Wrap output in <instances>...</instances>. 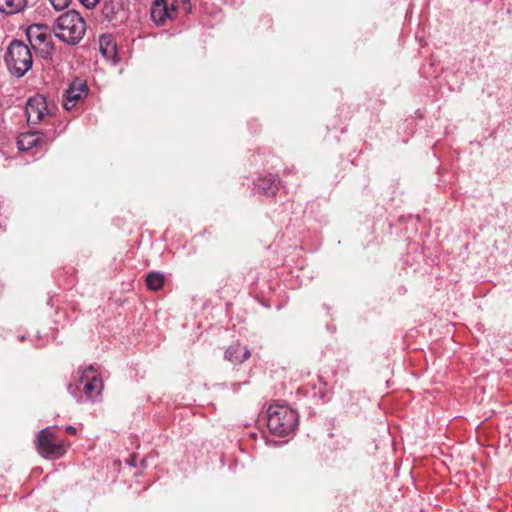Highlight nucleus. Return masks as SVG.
I'll return each instance as SVG.
<instances>
[{"label": "nucleus", "instance_id": "18", "mask_svg": "<svg viewBox=\"0 0 512 512\" xmlns=\"http://www.w3.org/2000/svg\"><path fill=\"white\" fill-rule=\"evenodd\" d=\"M87 8H93L99 0H79Z\"/></svg>", "mask_w": 512, "mask_h": 512}, {"label": "nucleus", "instance_id": "5", "mask_svg": "<svg viewBox=\"0 0 512 512\" xmlns=\"http://www.w3.org/2000/svg\"><path fill=\"white\" fill-rule=\"evenodd\" d=\"M37 449L44 457H60L66 452L62 440L49 429H42L37 437Z\"/></svg>", "mask_w": 512, "mask_h": 512}, {"label": "nucleus", "instance_id": "11", "mask_svg": "<svg viewBox=\"0 0 512 512\" xmlns=\"http://www.w3.org/2000/svg\"><path fill=\"white\" fill-rule=\"evenodd\" d=\"M250 357V351L240 344L231 345L225 352V358L235 364L244 362Z\"/></svg>", "mask_w": 512, "mask_h": 512}, {"label": "nucleus", "instance_id": "4", "mask_svg": "<svg viewBox=\"0 0 512 512\" xmlns=\"http://www.w3.org/2000/svg\"><path fill=\"white\" fill-rule=\"evenodd\" d=\"M27 39L32 48L43 57H48L53 51V43L48 28L41 24H33L27 28Z\"/></svg>", "mask_w": 512, "mask_h": 512}, {"label": "nucleus", "instance_id": "13", "mask_svg": "<svg viewBox=\"0 0 512 512\" xmlns=\"http://www.w3.org/2000/svg\"><path fill=\"white\" fill-rule=\"evenodd\" d=\"M278 179L275 177L263 178L258 181V189L266 195H275L278 188Z\"/></svg>", "mask_w": 512, "mask_h": 512}, {"label": "nucleus", "instance_id": "8", "mask_svg": "<svg viewBox=\"0 0 512 512\" xmlns=\"http://www.w3.org/2000/svg\"><path fill=\"white\" fill-rule=\"evenodd\" d=\"M102 13L105 19L114 25L121 23L126 18L122 0H105Z\"/></svg>", "mask_w": 512, "mask_h": 512}, {"label": "nucleus", "instance_id": "12", "mask_svg": "<svg viewBox=\"0 0 512 512\" xmlns=\"http://www.w3.org/2000/svg\"><path fill=\"white\" fill-rule=\"evenodd\" d=\"M27 0H0V12L5 14H16L24 10Z\"/></svg>", "mask_w": 512, "mask_h": 512}, {"label": "nucleus", "instance_id": "19", "mask_svg": "<svg viewBox=\"0 0 512 512\" xmlns=\"http://www.w3.org/2000/svg\"><path fill=\"white\" fill-rule=\"evenodd\" d=\"M66 431L70 434H75L76 433V428L74 426H67L66 427Z\"/></svg>", "mask_w": 512, "mask_h": 512}, {"label": "nucleus", "instance_id": "15", "mask_svg": "<svg viewBox=\"0 0 512 512\" xmlns=\"http://www.w3.org/2000/svg\"><path fill=\"white\" fill-rule=\"evenodd\" d=\"M146 284L151 290H159L164 285V276L161 273L151 272L147 275Z\"/></svg>", "mask_w": 512, "mask_h": 512}, {"label": "nucleus", "instance_id": "1", "mask_svg": "<svg viewBox=\"0 0 512 512\" xmlns=\"http://www.w3.org/2000/svg\"><path fill=\"white\" fill-rule=\"evenodd\" d=\"M52 31L60 41L75 45L80 42L86 31V23L75 10L61 14L54 22Z\"/></svg>", "mask_w": 512, "mask_h": 512}, {"label": "nucleus", "instance_id": "17", "mask_svg": "<svg viewBox=\"0 0 512 512\" xmlns=\"http://www.w3.org/2000/svg\"><path fill=\"white\" fill-rule=\"evenodd\" d=\"M50 2L56 10H62L69 6L71 0H50Z\"/></svg>", "mask_w": 512, "mask_h": 512}, {"label": "nucleus", "instance_id": "7", "mask_svg": "<svg viewBox=\"0 0 512 512\" xmlns=\"http://www.w3.org/2000/svg\"><path fill=\"white\" fill-rule=\"evenodd\" d=\"M25 113L30 125H37L49 115L46 98L43 95L30 97L26 103Z\"/></svg>", "mask_w": 512, "mask_h": 512}, {"label": "nucleus", "instance_id": "9", "mask_svg": "<svg viewBox=\"0 0 512 512\" xmlns=\"http://www.w3.org/2000/svg\"><path fill=\"white\" fill-rule=\"evenodd\" d=\"M87 93V85L81 81L73 82L66 90L63 100V106L66 110H71L77 101Z\"/></svg>", "mask_w": 512, "mask_h": 512}, {"label": "nucleus", "instance_id": "6", "mask_svg": "<svg viewBox=\"0 0 512 512\" xmlns=\"http://www.w3.org/2000/svg\"><path fill=\"white\" fill-rule=\"evenodd\" d=\"M178 14V0H155L151 7V18L156 25H166Z\"/></svg>", "mask_w": 512, "mask_h": 512}, {"label": "nucleus", "instance_id": "3", "mask_svg": "<svg viewBox=\"0 0 512 512\" xmlns=\"http://www.w3.org/2000/svg\"><path fill=\"white\" fill-rule=\"evenodd\" d=\"M5 63L12 75L18 78L24 76L33 65L29 47L20 40H13L7 48Z\"/></svg>", "mask_w": 512, "mask_h": 512}, {"label": "nucleus", "instance_id": "10", "mask_svg": "<svg viewBox=\"0 0 512 512\" xmlns=\"http://www.w3.org/2000/svg\"><path fill=\"white\" fill-rule=\"evenodd\" d=\"M43 134L40 132H26L22 133L17 140L19 150L28 151L37 146L42 140Z\"/></svg>", "mask_w": 512, "mask_h": 512}, {"label": "nucleus", "instance_id": "14", "mask_svg": "<svg viewBox=\"0 0 512 512\" xmlns=\"http://www.w3.org/2000/svg\"><path fill=\"white\" fill-rule=\"evenodd\" d=\"M100 50L106 58L113 57L116 50V45L110 36H102L100 38Z\"/></svg>", "mask_w": 512, "mask_h": 512}, {"label": "nucleus", "instance_id": "16", "mask_svg": "<svg viewBox=\"0 0 512 512\" xmlns=\"http://www.w3.org/2000/svg\"><path fill=\"white\" fill-rule=\"evenodd\" d=\"M81 383L83 384V390L88 398L93 397L94 391H97V393H99L101 381L98 378H96L95 376H93L92 379L87 378L86 382H84L82 379Z\"/></svg>", "mask_w": 512, "mask_h": 512}, {"label": "nucleus", "instance_id": "2", "mask_svg": "<svg viewBox=\"0 0 512 512\" xmlns=\"http://www.w3.org/2000/svg\"><path fill=\"white\" fill-rule=\"evenodd\" d=\"M267 415L268 429L276 436H287L293 433L298 425L297 412L285 405H270Z\"/></svg>", "mask_w": 512, "mask_h": 512}]
</instances>
